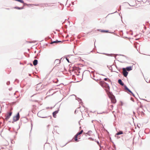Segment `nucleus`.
<instances>
[{
    "instance_id": "f257e3e1",
    "label": "nucleus",
    "mask_w": 150,
    "mask_h": 150,
    "mask_svg": "<svg viewBox=\"0 0 150 150\" xmlns=\"http://www.w3.org/2000/svg\"><path fill=\"white\" fill-rule=\"evenodd\" d=\"M109 98H110L112 103H115L116 100L115 96L112 94L110 92H108V93Z\"/></svg>"
},
{
    "instance_id": "f03ea898",
    "label": "nucleus",
    "mask_w": 150,
    "mask_h": 150,
    "mask_svg": "<svg viewBox=\"0 0 150 150\" xmlns=\"http://www.w3.org/2000/svg\"><path fill=\"white\" fill-rule=\"evenodd\" d=\"M12 113V112L10 111L9 112H7L5 116V119L6 120H8L9 119Z\"/></svg>"
},
{
    "instance_id": "7ed1b4c3",
    "label": "nucleus",
    "mask_w": 150,
    "mask_h": 150,
    "mask_svg": "<svg viewBox=\"0 0 150 150\" xmlns=\"http://www.w3.org/2000/svg\"><path fill=\"white\" fill-rule=\"evenodd\" d=\"M20 118V115L19 113L18 112L17 115L13 117V120L14 122H16Z\"/></svg>"
},
{
    "instance_id": "20e7f679",
    "label": "nucleus",
    "mask_w": 150,
    "mask_h": 150,
    "mask_svg": "<svg viewBox=\"0 0 150 150\" xmlns=\"http://www.w3.org/2000/svg\"><path fill=\"white\" fill-rule=\"evenodd\" d=\"M123 75L125 77H127L128 74V72L127 71L125 68H123Z\"/></svg>"
},
{
    "instance_id": "39448f33",
    "label": "nucleus",
    "mask_w": 150,
    "mask_h": 150,
    "mask_svg": "<svg viewBox=\"0 0 150 150\" xmlns=\"http://www.w3.org/2000/svg\"><path fill=\"white\" fill-rule=\"evenodd\" d=\"M125 89L126 90H127L129 92H130L132 95H133V93L132 92V91L130 90H129L128 88L126 86H125Z\"/></svg>"
},
{
    "instance_id": "423d86ee",
    "label": "nucleus",
    "mask_w": 150,
    "mask_h": 150,
    "mask_svg": "<svg viewBox=\"0 0 150 150\" xmlns=\"http://www.w3.org/2000/svg\"><path fill=\"white\" fill-rule=\"evenodd\" d=\"M58 113V111H56L53 113V115L54 117L55 118L56 117V114Z\"/></svg>"
},
{
    "instance_id": "0eeeda50",
    "label": "nucleus",
    "mask_w": 150,
    "mask_h": 150,
    "mask_svg": "<svg viewBox=\"0 0 150 150\" xmlns=\"http://www.w3.org/2000/svg\"><path fill=\"white\" fill-rule=\"evenodd\" d=\"M123 134V132L122 131H120V132H118L117 133H116L115 135V137H117V135L121 134Z\"/></svg>"
},
{
    "instance_id": "6e6552de",
    "label": "nucleus",
    "mask_w": 150,
    "mask_h": 150,
    "mask_svg": "<svg viewBox=\"0 0 150 150\" xmlns=\"http://www.w3.org/2000/svg\"><path fill=\"white\" fill-rule=\"evenodd\" d=\"M60 61L59 60V59H57L55 60V61L54 62V63L56 64H58L60 63Z\"/></svg>"
},
{
    "instance_id": "1a4fd4ad",
    "label": "nucleus",
    "mask_w": 150,
    "mask_h": 150,
    "mask_svg": "<svg viewBox=\"0 0 150 150\" xmlns=\"http://www.w3.org/2000/svg\"><path fill=\"white\" fill-rule=\"evenodd\" d=\"M125 69L127 71H129L132 70V67H126Z\"/></svg>"
},
{
    "instance_id": "9d476101",
    "label": "nucleus",
    "mask_w": 150,
    "mask_h": 150,
    "mask_svg": "<svg viewBox=\"0 0 150 150\" xmlns=\"http://www.w3.org/2000/svg\"><path fill=\"white\" fill-rule=\"evenodd\" d=\"M33 63L34 66L37 65L38 64V60L37 59H35L33 62Z\"/></svg>"
},
{
    "instance_id": "9b49d317",
    "label": "nucleus",
    "mask_w": 150,
    "mask_h": 150,
    "mask_svg": "<svg viewBox=\"0 0 150 150\" xmlns=\"http://www.w3.org/2000/svg\"><path fill=\"white\" fill-rule=\"evenodd\" d=\"M78 137L76 134L74 136V137L73 138V139H74V141L75 142H77L78 141Z\"/></svg>"
},
{
    "instance_id": "f8f14e48",
    "label": "nucleus",
    "mask_w": 150,
    "mask_h": 150,
    "mask_svg": "<svg viewBox=\"0 0 150 150\" xmlns=\"http://www.w3.org/2000/svg\"><path fill=\"white\" fill-rule=\"evenodd\" d=\"M118 83L121 85L123 86L124 85V83L122 82L121 79H119L118 81Z\"/></svg>"
},
{
    "instance_id": "ddd939ff",
    "label": "nucleus",
    "mask_w": 150,
    "mask_h": 150,
    "mask_svg": "<svg viewBox=\"0 0 150 150\" xmlns=\"http://www.w3.org/2000/svg\"><path fill=\"white\" fill-rule=\"evenodd\" d=\"M61 42V41H58V40H57L55 41H54L53 42L52 41L51 42V43L53 44V43H57V42Z\"/></svg>"
},
{
    "instance_id": "4468645a",
    "label": "nucleus",
    "mask_w": 150,
    "mask_h": 150,
    "mask_svg": "<svg viewBox=\"0 0 150 150\" xmlns=\"http://www.w3.org/2000/svg\"><path fill=\"white\" fill-rule=\"evenodd\" d=\"M83 130H81L80 132H78L76 134V135L77 136H79V135L81 134L82 132H83Z\"/></svg>"
},
{
    "instance_id": "2eb2a0df",
    "label": "nucleus",
    "mask_w": 150,
    "mask_h": 150,
    "mask_svg": "<svg viewBox=\"0 0 150 150\" xmlns=\"http://www.w3.org/2000/svg\"><path fill=\"white\" fill-rule=\"evenodd\" d=\"M83 130H81L80 132H78L76 134V135L77 136H79V135L81 134L82 132H83Z\"/></svg>"
},
{
    "instance_id": "dca6fc26",
    "label": "nucleus",
    "mask_w": 150,
    "mask_h": 150,
    "mask_svg": "<svg viewBox=\"0 0 150 150\" xmlns=\"http://www.w3.org/2000/svg\"><path fill=\"white\" fill-rule=\"evenodd\" d=\"M100 32L102 33H108V30H100Z\"/></svg>"
},
{
    "instance_id": "f3484780",
    "label": "nucleus",
    "mask_w": 150,
    "mask_h": 150,
    "mask_svg": "<svg viewBox=\"0 0 150 150\" xmlns=\"http://www.w3.org/2000/svg\"><path fill=\"white\" fill-rule=\"evenodd\" d=\"M15 8L18 9H21L23 8V7H16Z\"/></svg>"
},
{
    "instance_id": "a211bd4d",
    "label": "nucleus",
    "mask_w": 150,
    "mask_h": 150,
    "mask_svg": "<svg viewBox=\"0 0 150 150\" xmlns=\"http://www.w3.org/2000/svg\"><path fill=\"white\" fill-rule=\"evenodd\" d=\"M104 80L106 81L108 80H109V79L108 78H105L104 79Z\"/></svg>"
},
{
    "instance_id": "6ab92c4d",
    "label": "nucleus",
    "mask_w": 150,
    "mask_h": 150,
    "mask_svg": "<svg viewBox=\"0 0 150 150\" xmlns=\"http://www.w3.org/2000/svg\"><path fill=\"white\" fill-rule=\"evenodd\" d=\"M108 90H109V87L108 86Z\"/></svg>"
},
{
    "instance_id": "aec40b11",
    "label": "nucleus",
    "mask_w": 150,
    "mask_h": 150,
    "mask_svg": "<svg viewBox=\"0 0 150 150\" xmlns=\"http://www.w3.org/2000/svg\"><path fill=\"white\" fill-rule=\"evenodd\" d=\"M111 108H112L113 107V106L112 105H111Z\"/></svg>"
}]
</instances>
